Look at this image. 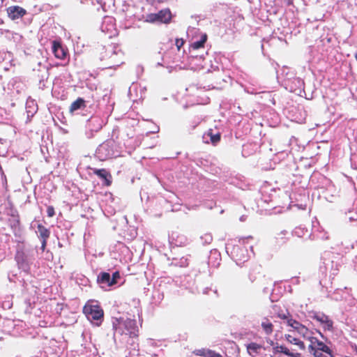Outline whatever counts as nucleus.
<instances>
[{"label":"nucleus","mask_w":357,"mask_h":357,"mask_svg":"<svg viewBox=\"0 0 357 357\" xmlns=\"http://www.w3.org/2000/svg\"><path fill=\"white\" fill-rule=\"evenodd\" d=\"M83 313L90 321H97L96 323L97 326H100L103 320L104 312L98 305L86 303L83 307Z\"/></svg>","instance_id":"nucleus-1"},{"label":"nucleus","mask_w":357,"mask_h":357,"mask_svg":"<svg viewBox=\"0 0 357 357\" xmlns=\"http://www.w3.org/2000/svg\"><path fill=\"white\" fill-rule=\"evenodd\" d=\"M116 330L119 331L121 333L128 335L130 337H138L139 330L137 322L134 319H126L119 324V326L116 328Z\"/></svg>","instance_id":"nucleus-2"},{"label":"nucleus","mask_w":357,"mask_h":357,"mask_svg":"<svg viewBox=\"0 0 357 357\" xmlns=\"http://www.w3.org/2000/svg\"><path fill=\"white\" fill-rule=\"evenodd\" d=\"M287 323L293 328L292 331H289V333L296 332L303 338H305L312 333L305 326L295 319H288Z\"/></svg>","instance_id":"nucleus-3"},{"label":"nucleus","mask_w":357,"mask_h":357,"mask_svg":"<svg viewBox=\"0 0 357 357\" xmlns=\"http://www.w3.org/2000/svg\"><path fill=\"white\" fill-rule=\"evenodd\" d=\"M115 144L114 140H107L102 143L98 148V153L101 154L105 158H109L113 155V145Z\"/></svg>","instance_id":"nucleus-4"},{"label":"nucleus","mask_w":357,"mask_h":357,"mask_svg":"<svg viewBox=\"0 0 357 357\" xmlns=\"http://www.w3.org/2000/svg\"><path fill=\"white\" fill-rule=\"evenodd\" d=\"M93 172L103 181V185L109 187L112 183V176L106 169H93Z\"/></svg>","instance_id":"nucleus-5"},{"label":"nucleus","mask_w":357,"mask_h":357,"mask_svg":"<svg viewBox=\"0 0 357 357\" xmlns=\"http://www.w3.org/2000/svg\"><path fill=\"white\" fill-rule=\"evenodd\" d=\"M15 259L20 268L23 269L24 271H28L29 269L27 256L23 250L17 251Z\"/></svg>","instance_id":"nucleus-6"},{"label":"nucleus","mask_w":357,"mask_h":357,"mask_svg":"<svg viewBox=\"0 0 357 357\" xmlns=\"http://www.w3.org/2000/svg\"><path fill=\"white\" fill-rule=\"evenodd\" d=\"M52 52L57 59H64L68 54L67 50L62 46L59 41L54 40L52 42Z\"/></svg>","instance_id":"nucleus-7"},{"label":"nucleus","mask_w":357,"mask_h":357,"mask_svg":"<svg viewBox=\"0 0 357 357\" xmlns=\"http://www.w3.org/2000/svg\"><path fill=\"white\" fill-rule=\"evenodd\" d=\"M7 12L9 17L12 20H16L22 17L26 13L25 9L17 6L8 7Z\"/></svg>","instance_id":"nucleus-8"},{"label":"nucleus","mask_w":357,"mask_h":357,"mask_svg":"<svg viewBox=\"0 0 357 357\" xmlns=\"http://www.w3.org/2000/svg\"><path fill=\"white\" fill-rule=\"evenodd\" d=\"M284 339L287 342L295 346L297 349L301 351H304L305 349L304 342L290 333L284 335Z\"/></svg>","instance_id":"nucleus-9"},{"label":"nucleus","mask_w":357,"mask_h":357,"mask_svg":"<svg viewBox=\"0 0 357 357\" xmlns=\"http://www.w3.org/2000/svg\"><path fill=\"white\" fill-rule=\"evenodd\" d=\"M155 14L159 22L167 24L172 19V14L169 10H161Z\"/></svg>","instance_id":"nucleus-10"},{"label":"nucleus","mask_w":357,"mask_h":357,"mask_svg":"<svg viewBox=\"0 0 357 357\" xmlns=\"http://www.w3.org/2000/svg\"><path fill=\"white\" fill-rule=\"evenodd\" d=\"M312 319L317 320L325 325L328 329H331L333 327V322L329 319L328 317L325 315L324 314H314L312 316Z\"/></svg>","instance_id":"nucleus-11"},{"label":"nucleus","mask_w":357,"mask_h":357,"mask_svg":"<svg viewBox=\"0 0 357 357\" xmlns=\"http://www.w3.org/2000/svg\"><path fill=\"white\" fill-rule=\"evenodd\" d=\"M261 266L260 265H255L252 266L249 271L248 278L250 282H255L258 276L261 274Z\"/></svg>","instance_id":"nucleus-12"},{"label":"nucleus","mask_w":357,"mask_h":357,"mask_svg":"<svg viewBox=\"0 0 357 357\" xmlns=\"http://www.w3.org/2000/svg\"><path fill=\"white\" fill-rule=\"evenodd\" d=\"M287 235V232L286 231H282L276 234L275 236V243L279 246L285 244L289 240Z\"/></svg>","instance_id":"nucleus-13"},{"label":"nucleus","mask_w":357,"mask_h":357,"mask_svg":"<svg viewBox=\"0 0 357 357\" xmlns=\"http://www.w3.org/2000/svg\"><path fill=\"white\" fill-rule=\"evenodd\" d=\"M261 326L266 335H271L273 333L274 326L268 318L263 319Z\"/></svg>","instance_id":"nucleus-14"},{"label":"nucleus","mask_w":357,"mask_h":357,"mask_svg":"<svg viewBox=\"0 0 357 357\" xmlns=\"http://www.w3.org/2000/svg\"><path fill=\"white\" fill-rule=\"evenodd\" d=\"M86 107L85 101L82 98H78L76 100L73 102L70 106V112H74L76 110H78L81 108H84Z\"/></svg>","instance_id":"nucleus-15"},{"label":"nucleus","mask_w":357,"mask_h":357,"mask_svg":"<svg viewBox=\"0 0 357 357\" xmlns=\"http://www.w3.org/2000/svg\"><path fill=\"white\" fill-rule=\"evenodd\" d=\"M205 136H208L210 137V140H211V142L213 144V145H216L220 141V139H221V135L220 132H217L215 134H213V130L212 129H209L205 134H204V137Z\"/></svg>","instance_id":"nucleus-16"},{"label":"nucleus","mask_w":357,"mask_h":357,"mask_svg":"<svg viewBox=\"0 0 357 357\" xmlns=\"http://www.w3.org/2000/svg\"><path fill=\"white\" fill-rule=\"evenodd\" d=\"M39 237L41 239H48L50 236V231L43 226L42 224H38L37 226Z\"/></svg>","instance_id":"nucleus-17"},{"label":"nucleus","mask_w":357,"mask_h":357,"mask_svg":"<svg viewBox=\"0 0 357 357\" xmlns=\"http://www.w3.org/2000/svg\"><path fill=\"white\" fill-rule=\"evenodd\" d=\"M275 349L278 352L282 353L290 357H301V354L299 353H293L284 345L277 346Z\"/></svg>","instance_id":"nucleus-18"},{"label":"nucleus","mask_w":357,"mask_h":357,"mask_svg":"<svg viewBox=\"0 0 357 357\" xmlns=\"http://www.w3.org/2000/svg\"><path fill=\"white\" fill-rule=\"evenodd\" d=\"M97 281L98 283L106 284L109 286V283L111 282V276L108 273L102 272L98 275Z\"/></svg>","instance_id":"nucleus-19"},{"label":"nucleus","mask_w":357,"mask_h":357,"mask_svg":"<svg viewBox=\"0 0 357 357\" xmlns=\"http://www.w3.org/2000/svg\"><path fill=\"white\" fill-rule=\"evenodd\" d=\"M305 339H307L310 342L308 347L310 352L311 353L315 351V347L319 340L317 337H312L311 335H309V336L306 337Z\"/></svg>","instance_id":"nucleus-20"},{"label":"nucleus","mask_w":357,"mask_h":357,"mask_svg":"<svg viewBox=\"0 0 357 357\" xmlns=\"http://www.w3.org/2000/svg\"><path fill=\"white\" fill-rule=\"evenodd\" d=\"M315 349H317V351H323L326 354H331V349L330 348L325 344L323 342L318 340L317 345L315 347Z\"/></svg>","instance_id":"nucleus-21"},{"label":"nucleus","mask_w":357,"mask_h":357,"mask_svg":"<svg viewBox=\"0 0 357 357\" xmlns=\"http://www.w3.org/2000/svg\"><path fill=\"white\" fill-rule=\"evenodd\" d=\"M261 349V346L255 342H251L247 346L248 351L250 352L257 353L259 349Z\"/></svg>","instance_id":"nucleus-22"},{"label":"nucleus","mask_w":357,"mask_h":357,"mask_svg":"<svg viewBox=\"0 0 357 357\" xmlns=\"http://www.w3.org/2000/svg\"><path fill=\"white\" fill-rule=\"evenodd\" d=\"M120 278V273L119 271H115L112 274V277L111 278V282L109 283V287H112L117 283L118 280Z\"/></svg>","instance_id":"nucleus-23"},{"label":"nucleus","mask_w":357,"mask_h":357,"mask_svg":"<svg viewBox=\"0 0 357 357\" xmlns=\"http://www.w3.org/2000/svg\"><path fill=\"white\" fill-rule=\"evenodd\" d=\"M145 21L150 23L157 22V17L155 13H150L146 15Z\"/></svg>","instance_id":"nucleus-24"},{"label":"nucleus","mask_w":357,"mask_h":357,"mask_svg":"<svg viewBox=\"0 0 357 357\" xmlns=\"http://www.w3.org/2000/svg\"><path fill=\"white\" fill-rule=\"evenodd\" d=\"M206 357H223L221 354L216 353L211 350H207V354Z\"/></svg>","instance_id":"nucleus-25"},{"label":"nucleus","mask_w":357,"mask_h":357,"mask_svg":"<svg viewBox=\"0 0 357 357\" xmlns=\"http://www.w3.org/2000/svg\"><path fill=\"white\" fill-rule=\"evenodd\" d=\"M204 45V40H199V41H196L193 44H192V47L195 49V50H197V49H199L201 47H203Z\"/></svg>","instance_id":"nucleus-26"},{"label":"nucleus","mask_w":357,"mask_h":357,"mask_svg":"<svg viewBox=\"0 0 357 357\" xmlns=\"http://www.w3.org/2000/svg\"><path fill=\"white\" fill-rule=\"evenodd\" d=\"M184 40L182 38H176L175 41V45L177 47V50L179 51L181 47L184 45Z\"/></svg>","instance_id":"nucleus-27"},{"label":"nucleus","mask_w":357,"mask_h":357,"mask_svg":"<svg viewBox=\"0 0 357 357\" xmlns=\"http://www.w3.org/2000/svg\"><path fill=\"white\" fill-rule=\"evenodd\" d=\"M47 213L48 217H53L55 215L54 208L52 206H49L47 208Z\"/></svg>","instance_id":"nucleus-28"},{"label":"nucleus","mask_w":357,"mask_h":357,"mask_svg":"<svg viewBox=\"0 0 357 357\" xmlns=\"http://www.w3.org/2000/svg\"><path fill=\"white\" fill-rule=\"evenodd\" d=\"M195 354L197 356L206 357V354H207V350H204V349L197 350L195 351Z\"/></svg>","instance_id":"nucleus-29"},{"label":"nucleus","mask_w":357,"mask_h":357,"mask_svg":"<svg viewBox=\"0 0 357 357\" xmlns=\"http://www.w3.org/2000/svg\"><path fill=\"white\" fill-rule=\"evenodd\" d=\"M322 352H324V351H320V350H319V351H317V350H315V351H312V352H311V353L313 354V356H314V357H326V356L322 354Z\"/></svg>","instance_id":"nucleus-30"},{"label":"nucleus","mask_w":357,"mask_h":357,"mask_svg":"<svg viewBox=\"0 0 357 357\" xmlns=\"http://www.w3.org/2000/svg\"><path fill=\"white\" fill-rule=\"evenodd\" d=\"M47 239H42L41 242V250L44 251L47 246Z\"/></svg>","instance_id":"nucleus-31"},{"label":"nucleus","mask_w":357,"mask_h":357,"mask_svg":"<svg viewBox=\"0 0 357 357\" xmlns=\"http://www.w3.org/2000/svg\"><path fill=\"white\" fill-rule=\"evenodd\" d=\"M278 317H280L282 319H287V316L285 314H278Z\"/></svg>","instance_id":"nucleus-32"},{"label":"nucleus","mask_w":357,"mask_h":357,"mask_svg":"<svg viewBox=\"0 0 357 357\" xmlns=\"http://www.w3.org/2000/svg\"><path fill=\"white\" fill-rule=\"evenodd\" d=\"M207 39L206 35H204L200 40H204V44L206 43Z\"/></svg>","instance_id":"nucleus-33"},{"label":"nucleus","mask_w":357,"mask_h":357,"mask_svg":"<svg viewBox=\"0 0 357 357\" xmlns=\"http://www.w3.org/2000/svg\"><path fill=\"white\" fill-rule=\"evenodd\" d=\"M284 1H287L288 5H291L293 3L292 0H284Z\"/></svg>","instance_id":"nucleus-34"}]
</instances>
